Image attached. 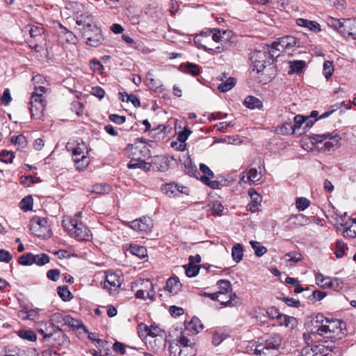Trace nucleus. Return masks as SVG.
I'll use <instances>...</instances> for the list:
<instances>
[{"label": "nucleus", "mask_w": 356, "mask_h": 356, "mask_svg": "<svg viewBox=\"0 0 356 356\" xmlns=\"http://www.w3.org/2000/svg\"><path fill=\"white\" fill-rule=\"evenodd\" d=\"M298 40L293 36L286 35L277 39L270 47L272 50H275V54H277V51H290L296 46L299 47L300 44H298Z\"/></svg>", "instance_id": "0eeeda50"}, {"label": "nucleus", "mask_w": 356, "mask_h": 356, "mask_svg": "<svg viewBox=\"0 0 356 356\" xmlns=\"http://www.w3.org/2000/svg\"><path fill=\"white\" fill-rule=\"evenodd\" d=\"M90 68L94 72L97 74H102L103 72L104 67L101 62L97 59H92L90 62Z\"/></svg>", "instance_id": "5fc2aeb1"}, {"label": "nucleus", "mask_w": 356, "mask_h": 356, "mask_svg": "<svg viewBox=\"0 0 356 356\" xmlns=\"http://www.w3.org/2000/svg\"><path fill=\"white\" fill-rule=\"evenodd\" d=\"M281 344L282 337L280 334H268L259 339L253 351L257 356H276Z\"/></svg>", "instance_id": "f03ea898"}, {"label": "nucleus", "mask_w": 356, "mask_h": 356, "mask_svg": "<svg viewBox=\"0 0 356 356\" xmlns=\"http://www.w3.org/2000/svg\"><path fill=\"white\" fill-rule=\"evenodd\" d=\"M184 172L186 175H188L191 177L197 178V175L198 174V171L197 167L195 164L192 163V161L190 159H188L184 161Z\"/></svg>", "instance_id": "cd10ccee"}, {"label": "nucleus", "mask_w": 356, "mask_h": 356, "mask_svg": "<svg viewBox=\"0 0 356 356\" xmlns=\"http://www.w3.org/2000/svg\"><path fill=\"white\" fill-rule=\"evenodd\" d=\"M161 189L164 194L170 197L179 196L181 194L188 195L189 192L188 188L179 186L175 183H169L162 185Z\"/></svg>", "instance_id": "dca6fc26"}, {"label": "nucleus", "mask_w": 356, "mask_h": 356, "mask_svg": "<svg viewBox=\"0 0 356 356\" xmlns=\"http://www.w3.org/2000/svg\"><path fill=\"white\" fill-rule=\"evenodd\" d=\"M18 262L22 266H31L33 264V254L26 253L20 256Z\"/></svg>", "instance_id": "c03bdc74"}, {"label": "nucleus", "mask_w": 356, "mask_h": 356, "mask_svg": "<svg viewBox=\"0 0 356 356\" xmlns=\"http://www.w3.org/2000/svg\"><path fill=\"white\" fill-rule=\"evenodd\" d=\"M341 35L348 39L356 40V17L353 19L343 18Z\"/></svg>", "instance_id": "2eb2a0df"}, {"label": "nucleus", "mask_w": 356, "mask_h": 356, "mask_svg": "<svg viewBox=\"0 0 356 356\" xmlns=\"http://www.w3.org/2000/svg\"><path fill=\"white\" fill-rule=\"evenodd\" d=\"M243 248L241 244L236 243L232 249V257L233 260L238 263L243 258Z\"/></svg>", "instance_id": "c85d7f7f"}, {"label": "nucleus", "mask_w": 356, "mask_h": 356, "mask_svg": "<svg viewBox=\"0 0 356 356\" xmlns=\"http://www.w3.org/2000/svg\"><path fill=\"white\" fill-rule=\"evenodd\" d=\"M71 110L74 111L77 116L82 115L83 113V105L79 102H73L71 103Z\"/></svg>", "instance_id": "052dcab7"}, {"label": "nucleus", "mask_w": 356, "mask_h": 356, "mask_svg": "<svg viewBox=\"0 0 356 356\" xmlns=\"http://www.w3.org/2000/svg\"><path fill=\"white\" fill-rule=\"evenodd\" d=\"M47 277L49 280L56 282L59 280L60 277V271L58 269H51L47 271Z\"/></svg>", "instance_id": "680f3d73"}, {"label": "nucleus", "mask_w": 356, "mask_h": 356, "mask_svg": "<svg viewBox=\"0 0 356 356\" xmlns=\"http://www.w3.org/2000/svg\"><path fill=\"white\" fill-rule=\"evenodd\" d=\"M296 23L298 26L308 29L314 33L319 32L321 31L320 24L315 21H310L308 19L298 18L296 20Z\"/></svg>", "instance_id": "6ab92c4d"}, {"label": "nucleus", "mask_w": 356, "mask_h": 356, "mask_svg": "<svg viewBox=\"0 0 356 356\" xmlns=\"http://www.w3.org/2000/svg\"><path fill=\"white\" fill-rule=\"evenodd\" d=\"M70 223L72 228L68 227V234L79 241L90 240V231L81 221L72 219Z\"/></svg>", "instance_id": "423d86ee"}, {"label": "nucleus", "mask_w": 356, "mask_h": 356, "mask_svg": "<svg viewBox=\"0 0 356 356\" xmlns=\"http://www.w3.org/2000/svg\"><path fill=\"white\" fill-rule=\"evenodd\" d=\"M18 336L29 341H35L37 339L36 334L32 330H22L18 332Z\"/></svg>", "instance_id": "4c0bfd02"}, {"label": "nucleus", "mask_w": 356, "mask_h": 356, "mask_svg": "<svg viewBox=\"0 0 356 356\" xmlns=\"http://www.w3.org/2000/svg\"><path fill=\"white\" fill-rule=\"evenodd\" d=\"M202 296H206L210 298L213 300L218 301L222 305L225 307L236 306L240 303V299L236 296V294H231L229 298L227 300H221L220 299V295L218 293H209L204 292L201 293Z\"/></svg>", "instance_id": "f3484780"}, {"label": "nucleus", "mask_w": 356, "mask_h": 356, "mask_svg": "<svg viewBox=\"0 0 356 356\" xmlns=\"http://www.w3.org/2000/svg\"><path fill=\"white\" fill-rule=\"evenodd\" d=\"M325 318L324 316L321 314H318L311 318L310 321L307 323V325L312 334L324 336L323 325L325 323Z\"/></svg>", "instance_id": "f8f14e48"}, {"label": "nucleus", "mask_w": 356, "mask_h": 356, "mask_svg": "<svg viewBox=\"0 0 356 356\" xmlns=\"http://www.w3.org/2000/svg\"><path fill=\"white\" fill-rule=\"evenodd\" d=\"M348 249L347 245L341 240H337L336 242V250L334 254L337 258H341L345 251Z\"/></svg>", "instance_id": "37998d69"}, {"label": "nucleus", "mask_w": 356, "mask_h": 356, "mask_svg": "<svg viewBox=\"0 0 356 356\" xmlns=\"http://www.w3.org/2000/svg\"><path fill=\"white\" fill-rule=\"evenodd\" d=\"M334 71L333 63L330 60H325L323 63V74L328 79L332 75Z\"/></svg>", "instance_id": "09e8293b"}, {"label": "nucleus", "mask_w": 356, "mask_h": 356, "mask_svg": "<svg viewBox=\"0 0 356 356\" xmlns=\"http://www.w3.org/2000/svg\"><path fill=\"white\" fill-rule=\"evenodd\" d=\"M142 328H144L145 336L156 337L160 335L161 332H163V330L158 326H147L145 324L141 323L138 325V333H140Z\"/></svg>", "instance_id": "412c9836"}, {"label": "nucleus", "mask_w": 356, "mask_h": 356, "mask_svg": "<svg viewBox=\"0 0 356 356\" xmlns=\"http://www.w3.org/2000/svg\"><path fill=\"white\" fill-rule=\"evenodd\" d=\"M111 190L109 185L105 184H97L92 186L91 192L97 194H106L108 193Z\"/></svg>", "instance_id": "ea45409f"}, {"label": "nucleus", "mask_w": 356, "mask_h": 356, "mask_svg": "<svg viewBox=\"0 0 356 356\" xmlns=\"http://www.w3.org/2000/svg\"><path fill=\"white\" fill-rule=\"evenodd\" d=\"M217 286L219 288L218 294L220 296L228 294V298L232 293V287L231 282L227 280H220L217 282Z\"/></svg>", "instance_id": "4be33fe9"}, {"label": "nucleus", "mask_w": 356, "mask_h": 356, "mask_svg": "<svg viewBox=\"0 0 356 356\" xmlns=\"http://www.w3.org/2000/svg\"><path fill=\"white\" fill-rule=\"evenodd\" d=\"M120 282L118 277L114 274L107 275L106 280L103 284V287L108 289L109 291L115 290L120 287Z\"/></svg>", "instance_id": "5701e85b"}, {"label": "nucleus", "mask_w": 356, "mask_h": 356, "mask_svg": "<svg viewBox=\"0 0 356 356\" xmlns=\"http://www.w3.org/2000/svg\"><path fill=\"white\" fill-rule=\"evenodd\" d=\"M51 321L54 325L60 332H65L67 328L66 316H63L60 314H54L52 316Z\"/></svg>", "instance_id": "aec40b11"}, {"label": "nucleus", "mask_w": 356, "mask_h": 356, "mask_svg": "<svg viewBox=\"0 0 356 356\" xmlns=\"http://www.w3.org/2000/svg\"><path fill=\"white\" fill-rule=\"evenodd\" d=\"M310 205V201L306 197H298L296 200V206L299 211L305 210Z\"/></svg>", "instance_id": "a18cd8bd"}, {"label": "nucleus", "mask_w": 356, "mask_h": 356, "mask_svg": "<svg viewBox=\"0 0 356 356\" xmlns=\"http://www.w3.org/2000/svg\"><path fill=\"white\" fill-rule=\"evenodd\" d=\"M329 4L337 10H343L346 8V2L344 0H325Z\"/></svg>", "instance_id": "69168bd1"}, {"label": "nucleus", "mask_w": 356, "mask_h": 356, "mask_svg": "<svg viewBox=\"0 0 356 356\" xmlns=\"http://www.w3.org/2000/svg\"><path fill=\"white\" fill-rule=\"evenodd\" d=\"M200 170L204 174V175L201 176L200 178V180L202 182L213 189H218L220 188L219 181L211 180V178L214 177V174L207 165L200 163Z\"/></svg>", "instance_id": "4468645a"}, {"label": "nucleus", "mask_w": 356, "mask_h": 356, "mask_svg": "<svg viewBox=\"0 0 356 356\" xmlns=\"http://www.w3.org/2000/svg\"><path fill=\"white\" fill-rule=\"evenodd\" d=\"M323 346H309L303 348L300 356H323L321 353Z\"/></svg>", "instance_id": "b1692460"}, {"label": "nucleus", "mask_w": 356, "mask_h": 356, "mask_svg": "<svg viewBox=\"0 0 356 356\" xmlns=\"http://www.w3.org/2000/svg\"><path fill=\"white\" fill-rule=\"evenodd\" d=\"M40 181V178L32 175L22 176L20 178V182L26 186H29L31 184L38 183Z\"/></svg>", "instance_id": "8fccbe9b"}, {"label": "nucleus", "mask_w": 356, "mask_h": 356, "mask_svg": "<svg viewBox=\"0 0 356 356\" xmlns=\"http://www.w3.org/2000/svg\"><path fill=\"white\" fill-rule=\"evenodd\" d=\"M346 225L347 223L341 225V226L344 227L343 236L350 238L356 237V226H347Z\"/></svg>", "instance_id": "13d9d810"}, {"label": "nucleus", "mask_w": 356, "mask_h": 356, "mask_svg": "<svg viewBox=\"0 0 356 356\" xmlns=\"http://www.w3.org/2000/svg\"><path fill=\"white\" fill-rule=\"evenodd\" d=\"M185 269L186 275L188 277H195L200 270V268L195 265H193L192 264L188 263L186 265L184 266Z\"/></svg>", "instance_id": "79ce46f5"}, {"label": "nucleus", "mask_w": 356, "mask_h": 356, "mask_svg": "<svg viewBox=\"0 0 356 356\" xmlns=\"http://www.w3.org/2000/svg\"><path fill=\"white\" fill-rule=\"evenodd\" d=\"M327 296L326 292L319 290H315L309 296V298L313 302L323 300Z\"/></svg>", "instance_id": "603ef678"}, {"label": "nucleus", "mask_w": 356, "mask_h": 356, "mask_svg": "<svg viewBox=\"0 0 356 356\" xmlns=\"http://www.w3.org/2000/svg\"><path fill=\"white\" fill-rule=\"evenodd\" d=\"M68 24L72 26L78 25L79 31H83L82 36L86 39V44L89 46L97 47L101 45L104 38L102 30L97 26L92 15L88 13H83L72 17H68Z\"/></svg>", "instance_id": "f257e3e1"}, {"label": "nucleus", "mask_w": 356, "mask_h": 356, "mask_svg": "<svg viewBox=\"0 0 356 356\" xmlns=\"http://www.w3.org/2000/svg\"><path fill=\"white\" fill-rule=\"evenodd\" d=\"M14 158V154L10 151L3 150L0 154V161L6 163H10Z\"/></svg>", "instance_id": "6e6d98bb"}, {"label": "nucleus", "mask_w": 356, "mask_h": 356, "mask_svg": "<svg viewBox=\"0 0 356 356\" xmlns=\"http://www.w3.org/2000/svg\"><path fill=\"white\" fill-rule=\"evenodd\" d=\"M131 252L140 258H144L147 255V250L143 246L134 245L131 248Z\"/></svg>", "instance_id": "3c124183"}, {"label": "nucleus", "mask_w": 356, "mask_h": 356, "mask_svg": "<svg viewBox=\"0 0 356 356\" xmlns=\"http://www.w3.org/2000/svg\"><path fill=\"white\" fill-rule=\"evenodd\" d=\"M309 138L312 143H318L326 140H333L334 142L326 141L325 143L324 147L327 150H330L341 139L340 136L337 134H334V132L323 134H312Z\"/></svg>", "instance_id": "6e6552de"}, {"label": "nucleus", "mask_w": 356, "mask_h": 356, "mask_svg": "<svg viewBox=\"0 0 356 356\" xmlns=\"http://www.w3.org/2000/svg\"><path fill=\"white\" fill-rule=\"evenodd\" d=\"M145 165V161L142 159H132L127 165L129 169L141 168Z\"/></svg>", "instance_id": "774afa93"}, {"label": "nucleus", "mask_w": 356, "mask_h": 356, "mask_svg": "<svg viewBox=\"0 0 356 356\" xmlns=\"http://www.w3.org/2000/svg\"><path fill=\"white\" fill-rule=\"evenodd\" d=\"M212 33V39L213 41L216 42H219L221 41V31L219 29H213V30H209V34H207V32H202L200 35L203 36V35H205V36H207V35H210Z\"/></svg>", "instance_id": "4d7b16f0"}, {"label": "nucleus", "mask_w": 356, "mask_h": 356, "mask_svg": "<svg viewBox=\"0 0 356 356\" xmlns=\"http://www.w3.org/2000/svg\"><path fill=\"white\" fill-rule=\"evenodd\" d=\"M169 351L170 356H181V346L178 343H170Z\"/></svg>", "instance_id": "bf43d9fd"}, {"label": "nucleus", "mask_w": 356, "mask_h": 356, "mask_svg": "<svg viewBox=\"0 0 356 356\" xmlns=\"http://www.w3.org/2000/svg\"><path fill=\"white\" fill-rule=\"evenodd\" d=\"M248 194L250 196L251 202L248 204V210L252 212L255 211V208L258 206L261 201V197L259 193H257L254 189H250L248 191Z\"/></svg>", "instance_id": "a878e982"}, {"label": "nucleus", "mask_w": 356, "mask_h": 356, "mask_svg": "<svg viewBox=\"0 0 356 356\" xmlns=\"http://www.w3.org/2000/svg\"><path fill=\"white\" fill-rule=\"evenodd\" d=\"M181 356H195L196 355V349L193 346H181Z\"/></svg>", "instance_id": "864d4df0"}, {"label": "nucleus", "mask_w": 356, "mask_h": 356, "mask_svg": "<svg viewBox=\"0 0 356 356\" xmlns=\"http://www.w3.org/2000/svg\"><path fill=\"white\" fill-rule=\"evenodd\" d=\"M306 120H308V116L305 117L301 115H297L294 117V124H289L291 129H292V134L294 133L295 130L299 129L300 126L305 122Z\"/></svg>", "instance_id": "a19ab883"}, {"label": "nucleus", "mask_w": 356, "mask_h": 356, "mask_svg": "<svg viewBox=\"0 0 356 356\" xmlns=\"http://www.w3.org/2000/svg\"><path fill=\"white\" fill-rule=\"evenodd\" d=\"M129 226L134 230L141 234H148L153 227V221L149 217H143L129 222Z\"/></svg>", "instance_id": "9d476101"}, {"label": "nucleus", "mask_w": 356, "mask_h": 356, "mask_svg": "<svg viewBox=\"0 0 356 356\" xmlns=\"http://www.w3.org/2000/svg\"><path fill=\"white\" fill-rule=\"evenodd\" d=\"M53 29L58 32V35L64 36L66 33L67 29L59 22L54 21L53 22Z\"/></svg>", "instance_id": "0e129e2a"}, {"label": "nucleus", "mask_w": 356, "mask_h": 356, "mask_svg": "<svg viewBox=\"0 0 356 356\" xmlns=\"http://www.w3.org/2000/svg\"><path fill=\"white\" fill-rule=\"evenodd\" d=\"M50 261L49 257L44 253L33 254V264L42 266Z\"/></svg>", "instance_id": "f704fd0d"}, {"label": "nucleus", "mask_w": 356, "mask_h": 356, "mask_svg": "<svg viewBox=\"0 0 356 356\" xmlns=\"http://www.w3.org/2000/svg\"><path fill=\"white\" fill-rule=\"evenodd\" d=\"M309 223V218L304 214L291 215L285 222L284 226L287 229H293L303 227Z\"/></svg>", "instance_id": "ddd939ff"}, {"label": "nucleus", "mask_w": 356, "mask_h": 356, "mask_svg": "<svg viewBox=\"0 0 356 356\" xmlns=\"http://www.w3.org/2000/svg\"><path fill=\"white\" fill-rule=\"evenodd\" d=\"M120 95L121 96H122V101H123V102L125 101L124 99L123 98V97L126 96L127 97L126 102H131L135 107L140 106V101L136 95H134L133 94L128 95L126 92H124V93L120 92Z\"/></svg>", "instance_id": "de8ad7c7"}, {"label": "nucleus", "mask_w": 356, "mask_h": 356, "mask_svg": "<svg viewBox=\"0 0 356 356\" xmlns=\"http://www.w3.org/2000/svg\"><path fill=\"white\" fill-rule=\"evenodd\" d=\"M254 254L257 257H260L267 252V248L262 245L260 242L256 241H251L250 242Z\"/></svg>", "instance_id": "2f4dec72"}, {"label": "nucleus", "mask_w": 356, "mask_h": 356, "mask_svg": "<svg viewBox=\"0 0 356 356\" xmlns=\"http://www.w3.org/2000/svg\"><path fill=\"white\" fill-rule=\"evenodd\" d=\"M315 277L316 284L322 288L333 289L335 291L342 289L343 282L337 277H325L321 273H316Z\"/></svg>", "instance_id": "1a4fd4ad"}, {"label": "nucleus", "mask_w": 356, "mask_h": 356, "mask_svg": "<svg viewBox=\"0 0 356 356\" xmlns=\"http://www.w3.org/2000/svg\"><path fill=\"white\" fill-rule=\"evenodd\" d=\"M191 134V130L188 127H184L183 131L179 132V134H178L177 140L180 143H185Z\"/></svg>", "instance_id": "338daca9"}, {"label": "nucleus", "mask_w": 356, "mask_h": 356, "mask_svg": "<svg viewBox=\"0 0 356 356\" xmlns=\"http://www.w3.org/2000/svg\"><path fill=\"white\" fill-rule=\"evenodd\" d=\"M20 207L24 211H28L32 209L33 198L31 195L24 197L20 202Z\"/></svg>", "instance_id": "49530a36"}, {"label": "nucleus", "mask_w": 356, "mask_h": 356, "mask_svg": "<svg viewBox=\"0 0 356 356\" xmlns=\"http://www.w3.org/2000/svg\"><path fill=\"white\" fill-rule=\"evenodd\" d=\"M279 54H275V50H272L270 46L264 47L261 50H255L250 54V60L253 65V70L257 73L262 72L267 65H270L275 58Z\"/></svg>", "instance_id": "7ed1b4c3"}, {"label": "nucleus", "mask_w": 356, "mask_h": 356, "mask_svg": "<svg viewBox=\"0 0 356 356\" xmlns=\"http://www.w3.org/2000/svg\"><path fill=\"white\" fill-rule=\"evenodd\" d=\"M236 81L234 78L229 77L225 81L221 83L218 88L220 92H226L230 90L236 85Z\"/></svg>", "instance_id": "473e14b6"}, {"label": "nucleus", "mask_w": 356, "mask_h": 356, "mask_svg": "<svg viewBox=\"0 0 356 356\" xmlns=\"http://www.w3.org/2000/svg\"><path fill=\"white\" fill-rule=\"evenodd\" d=\"M195 42L199 44V47H201L202 49H203L204 50H205L209 53L219 54L224 51V48L221 46H218L216 48H211V47H207L205 44H202L200 39L198 38V35L195 37Z\"/></svg>", "instance_id": "c9c22d12"}, {"label": "nucleus", "mask_w": 356, "mask_h": 356, "mask_svg": "<svg viewBox=\"0 0 356 356\" xmlns=\"http://www.w3.org/2000/svg\"><path fill=\"white\" fill-rule=\"evenodd\" d=\"M181 286L182 284L177 277H171L167 280L165 289L172 295H176Z\"/></svg>", "instance_id": "a211bd4d"}, {"label": "nucleus", "mask_w": 356, "mask_h": 356, "mask_svg": "<svg viewBox=\"0 0 356 356\" xmlns=\"http://www.w3.org/2000/svg\"><path fill=\"white\" fill-rule=\"evenodd\" d=\"M30 230L38 238L44 239L51 236V230L47 220L44 218L35 217L30 222Z\"/></svg>", "instance_id": "39448f33"}, {"label": "nucleus", "mask_w": 356, "mask_h": 356, "mask_svg": "<svg viewBox=\"0 0 356 356\" xmlns=\"http://www.w3.org/2000/svg\"><path fill=\"white\" fill-rule=\"evenodd\" d=\"M325 323L323 325V333L326 338L331 339H341L345 334L343 330L345 329L346 324L338 319H329L325 318Z\"/></svg>", "instance_id": "20e7f679"}, {"label": "nucleus", "mask_w": 356, "mask_h": 356, "mask_svg": "<svg viewBox=\"0 0 356 356\" xmlns=\"http://www.w3.org/2000/svg\"><path fill=\"white\" fill-rule=\"evenodd\" d=\"M326 22L329 26L337 30L341 34V31L342 29L343 18L337 19L332 17H329L327 18Z\"/></svg>", "instance_id": "72a5a7b5"}, {"label": "nucleus", "mask_w": 356, "mask_h": 356, "mask_svg": "<svg viewBox=\"0 0 356 356\" xmlns=\"http://www.w3.org/2000/svg\"><path fill=\"white\" fill-rule=\"evenodd\" d=\"M186 329L188 330H193L195 333H198L203 329V325L198 318L193 317L191 321L186 325Z\"/></svg>", "instance_id": "7c9ffc66"}, {"label": "nucleus", "mask_w": 356, "mask_h": 356, "mask_svg": "<svg viewBox=\"0 0 356 356\" xmlns=\"http://www.w3.org/2000/svg\"><path fill=\"white\" fill-rule=\"evenodd\" d=\"M248 179L250 181L255 182L260 179L259 175L258 174L256 168H250L248 171Z\"/></svg>", "instance_id": "e2e57ef3"}, {"label": "nucleus", "mask_w": 356, "mask_h": 356, "mask_svg": "<svg viewBox=\"0 0 356 356\" xmlns=\"http://www.w3.org/2000/svg\"><path fill=\"white\" fill-rule=\"evenodd\" d=\"M72 157L76 169L79 171L85 169L89 164V158L86 155L72 156Z\"/></svg>", "instance_id": "393cba45"}, {"label": "nucleus", "mask_w": 356, "mask_h": 356, "mask_svg": "<svg viewBox=\"0 0 356 356\" xmlns=\"http://www.w3.org/2000/svg\"><path fill=\"white\" fill-rule=\"evenodd\" d=\"M29 104V111L31 117L40 118L43 115L45 108L44 99H40L39 95H31Z\"/></svg>", "instance_id": "9b49d317"}, {"label": "nucleus", "mask_w": 356, "mask_h": 356, "mask_svg": "<svg viewBox=\"0 0 356 356\" xmlns=\"http://www.w3.org/2000/svg\"><path fill=\"white\" fill-rule=\"evenodd\" d=\"M68 327L77 330L82 329L84 332H88V330L81 321L76 320L71 317L70 315H68Z\"/></svg>", "instance_id": "e433bc0d"}, {"label": "nucleus", "mask_w": 356, "mask_h": 356, "mask_svg": "<svg viewBox=\"0 0 356 356\" xmlns=\"http://www.w3.org/2000/svg\"><path fill=\"white\" fill-rule=\"evenodd\" d=\"M243 104L247 108L250 109L260 108L262 107L261 101L253 96L247 97Z\"/></svg>", "instance_id": "bb28decb"}, {"label": "nucleus", "mask_w": 356, "mask_h": 356, "mask_svg": "<svg viewBox=\"0 0 356 356\" xmlns=\"http://www.w3.org/2000/svg\"><path fill=\"white\" fill-rule=\"evenodd\" d=\"M305 67L304 60H295L291 62L289 74L299 73Z\"/></svg>", "instance_id": "58836bf2"}, {"label": "nucleus", "mask_w": 356, "mask_h": 356, "mask_svg": "<svg viewBox=\"0 0 356 356\" xmlns=\"http://www.w3.org/2000/svg\"><path fill=\"white\" fill-rule=\"evenodd\" d=\"M181 67L186 69L185 72L191 74L193 76H197L200 72V66L193 63H186L181 65Z\"/></svg>", "instance_id": "c756f323"}]
</instances>
